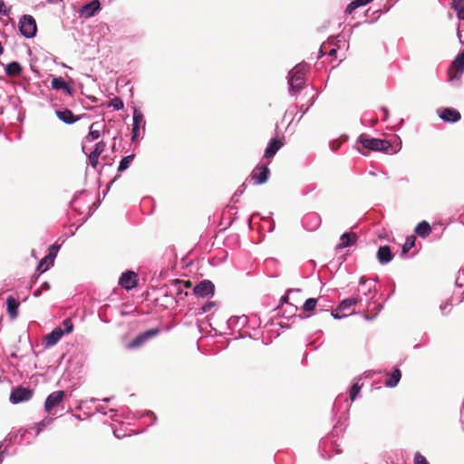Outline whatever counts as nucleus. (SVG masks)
Here are the masks:
<instances>
[{"label":"nucleus","mask_w":464,"mask_h":464,"mask_svg":"<svg viewBox=\"0 0 464 464\" xmlns=\"http://www.w3.org/2000/svg\"><path fill=\"white\" fill-rule=\"evenodd\" d=\"M101 10L100 0H92L83 5L78 11L79 16L82 18H91Z\"/></svg>","instance_id":"obj_10"},{"label":"nucleus","mask_w":464,"mask_h":464,"mask_svg":"<svg viewBox=\"0 0 464 464\" xmlns=\"http://www.w3.org/2000/svg\"><path fill=\"white\" fill-rule=\"evenodd\" d=\"M283 145L284 143L279 139H272L265 150L264 157L266 159L273 158Z\"/></svg>","instance_id":"obj_19"},{"label":"nucleus","mask_w":464,"mask_h":464,"mask_svg":"<svg viewBox=\"0 0 464 464\" xmlns=\"http://www.w3.org/2000/svg\"><path fill=\"white\" fill-rule=\"evenodd\" d=\"M42 426V423H38L29 429L20 430L19 436L18 434L14 435V440L20 444H29L31 442V439L36 437L41 432Z\"/></svg>","instance_id":"obj_6"},{"label":"nucleus","mask_w":464,"mask_h":464,"mask_svg":"<svg viewBox=\"0 0 464 464\" xmlns=\"http://www.w3.org/2000/svg\"><path fill=\"white\" fill-rule=\"evenodd\" d=\"M335 53H336V49L334 48V49L329 51L328 55L329 56H334Z\"/></svg>","instance_id":"obj_56"},{"label":"nucleus","mask_w":464,"mask_h":464,"mask_svg":"<svg viewBox=\"0 0 464 464\" xmlns=\"http://www.w3.org/2000/svg\"><path fill=\"white\" fill-rule=\"evenodd\" d=\"M457 12V16L460 20H464V7L462 5L459 6L457 9H454Z\"/></svg>","instance_id":"obj_47"},{"label":"nucleus","mask_w":464,"mask_h":464,"mask_svg":"<svg viewBox=\"0 0 464 464\" xmlns=\"http://www.w3.org/2000/svg\"><path fill=\"white\" fill-rule=\"evenodd\" d=\"M111 106H112L116 111H120L124 105L123 102L120 98L116 97L111 101Z\"/></svg>","instance_id":"obj_39"},{"label":"nucleus","mask_w":464,"mask_h":464,"mask_svg":"<svg viewBox=\"0 0 464 464\" xmlns=\"http://www.w3.org/2000/svg\"><path fill=\"white\" fill-rule=\"evenodd\" d=\"M362 389V384H360L358 382H354L350 390V399L352 401H353L357 395L359 394L360 391Z\"/></svg>","instance_id":"obj_34"},{"label":"nucleus","mask_w":464,"mask_h":464,"mask_svg":"<svg viewBox=\"0 0 464 464\" xmlns=\"http://www.w3.org/2000/svg\"><path fill=\"white\" fill-rule=\"evenodd\" d=\"M321 222V217L315 212H310L302 218V225L308 231L316 230L320 227Z\"/></svg>","instance_id":"obj_12"},{"label":"nucleus","mask_w":464,"mask_h":464,"mask_svg":"<svg viewBox=\"0 0 464 464\" xmlns=\"http://www.w3.org/2000/svg\"><path fill=\"white\" fill-rule=\"evenodd\" d=\"M65 396L63 391H56L49 394L44 402V408L47 412H51L53 408L63 401Z\"/></svg>","instance_id":"obj_16"},{"label":"nucleus","mask_w":464,"mask_h":464,"mask_svg":"<svg viewBox=\"0 0 464 464\" xmlns=\"http://www.w3.org/2000/svg\"><path fill=\"white\" fill-rule=\"evenodd\" d=\"M134 160V154L125 156L120 161L118 171L122 172L126 170Z\"/></svg>","instance_id":"obj_29"},{"label":"nucleus","mask_w":464,"mask_h":464,"mask_svg":"<svg viewBox=\"0 0 464 464\" xmlns=\"http://www.w3.org/2000/svg\"><path fill=\"white\" fill-rule=\"evenodd\" d=\"M215 285L209 280H203L194 287V294L197 296L205 297L214 295Z\"/></svg>","instance_id":"obj_15"},{"label":"nucleus","mask_w":464,"mask_h":464,"mask_svg":"<svg viewBox=\"0 0 464 464\" xmlns=\"http://www.w3.org/2000/svg\"><path fill=\"white\" fill-rule=\"evenodd\" d=\"M392 257L393 255L389 246H382L379 247L377 251V258L382 265L388 264L392 261Z\"/></svg>","instance_id":"obj_21"},{"label":"nucleus","mask_w":464,"mask_h":464,"mask_svg":"<svg viewBox=\"0 0 464 464\" xmlns=\"http://www.w3.org/2000/svg\"><path fill=\"white\" fill-rule=\"evenodd\" d=\"M105 149V143L103 141H99L95 144V148L92 152L101 155Z\"/></svg>","instance_id":"obj_42"},{"label":"nucleus","mask_w":464,"mask_h":464,"mask_svg":"<svg viewBox=\"0 0 464 464\" xmlns=\"http://www.w3.org/2000/svg\"><path fill=\"white\" fill-rule=\"evenodd\" d=\"M270 174L268 167L265 165H257L251 173V179L256 185L264 184L267 181Z\"/></svg>","instance_id":"obj_11"},{"label":"nucleus","mask_w":464,"mask_h":464,"mask_svg":"<svg viewBox=\"0 0 464 464\" xmlns=\"http://www.w3.org/2000/svg\"><path fill=\"white\" fill-rule=\"evenodd\" d=\"M63 326L64 334H70L73 330V324L70 318H66L63 321Z\"/></svg>","instance_id":"obj_37"},{"label":"nucleus","mask_w":464,"mask_h":464,"mask_svg":"<svg viewBox=\"0 0 464 464\" xmlns=\"http://www.w3.org/2000/svg\"><path fill=\"white\" fill-rule=\"evenodd\" d=\"M104 409H105V407H104V406H102V405H99V406H97V407H96L97 411L102 412V413H103L104 415H106L107 413H106V412H103Z\"/></svg>","instance_id":"obj_55"},{"label":"nucleus","mask_w":464,"mask_h":464,"mask_svg":"<svg viewBox=\"0 0 464 464\" xmlns=\"http://www.w3.org/2000/svg\"><path fill=\"white\" fill-rule=\"evenodd\" d=\"M305 65L298 64L289 72V93L295 95L304 85Z\"/></svg>","instance_id":"obj_3"},{"label":"nucleus","mask_w":464,"mask_h":464,"mask_svg":"<svg viewBox=\"0 0 464 464\" xmlns=\"http://www.w3.org/2000/svg\"><path fill=\"white\" fill-rule=\"evenodd\" d=\"M280 304H281L282 309H284V306H288L290 308L291 313H296L298 310V307L296 305L292 304L288 302L287 295L281 297Z\"/></svg>","instance_id":"obj_33"},{"label":"nucleus","mask_w":464,"mask_h":464,"mask_svg":"<svg viewBox=\"0 0 464 464\" xmlns=\"http://www.w3.org/2000/svg\"><path fill=\"white\" fill-rule=\"evenodd\" d=\"M57 118L65 124H72L82 119V116L74 115L71 110L67 108H60L55 111Z\"/></svg>","instance_id":"obj_17"},{"label":"nucleus","mask_w":464,"mask_h":464,"mask_svg":"<svg viewBox=\"0 0 464 464\" xmlns=\"http://www.w3.org/2000/svg\"><path fill=\"white\" fill-rule=\"evenodd\" d=\"M40 289H42V290H49V289H50V285H49V283L44 282V283L42 285V286H41V288H40Z\"/></svg>","instance_id":"obj_53"},{"label":"nucleus","mask_w":464,"mask_h":464,"mask_svg":"<svg viewBox=\"0 0 464 464\" xmlns=\"http://www.w3.org/2000/svg\"><path fill=\"white\" fill-rule=\"evenodd\" d=\"M299 291H300V289H291V290H289L288 292H289V293H292V292H299Z\"/></svg>","instance_id":"obj_60"},{"label":"nucleus","mask_w":464,"mask_h":464,"mask_svg":"<svg viewBox=\"0 0 464 464\" xmlns=\"http://www.w3.org/2000/svg\"><path fill=\"white\" fill-rule=\"evenodd\" d=\"M159 333H160L159 329H150V330L144 332L143 334L145 335L146 339L149 340V339L156 336Z\"/></svg>","instance_id":"obj_45"},{"label":"nucleus","mask_w":464,"mask_h":464,"mask_svg":"<svg viewBox=\"0 0 464 464\" xmlns=\"http://www.w3.org/2000/svg\"><path fill=\"white\" fill-rule=\"evenodd\" d=\"M285 312H287V313L289 314V315H288V316H291L292 314H295V313H291V312H290V308H289L288 306H285Z\"/></svg>","instance_id":"obj_57"},{"label":"nucleus","mask_w":464,"mask_h":464,"mask_svg":"<svg viewBox=\"0 0 464 464\" xmlns=\"http://www.w3.org/2000/svg\"><path fill=\"white\" fill-rule=\"evenodd\" d=\"M455 283L458 287H464V268L459 271Z\"/></svg>","instance_id":"obj_38"},{"label":"nucleus","mask_w":464,"mask_h":464,"mask_svg":"<svg viewBox=\"0 0 464 464\" xmlns=\"http://www.w3.org/2000/svg\"><path fill=\"white\" fill-rule=\"evenodd\" d=\"M357 143L362 144L367 150L383 151L389 153L392 150V144L387 140L370 138L366 134H361L357 139Z\"/></svg>","instance_id":"obj_2"},{"label":"nucleus","mask_w":464,"mask_h":464,"mask_svg":"<svg viewBox=\"0 0 464 464\" xmlns=\"http://www.w3.org/2000/svg\"><path fill=\"white\" fill-rule=\"evenodd\" d=\"M463 0H452L451 7L453 9H457L459 6L462 5Z\"/></svg>","instance_id":"obj_49"},{"label":"nucleus","mask_w":464,"mask_h":464,"mask_svg":"<svg viewBox=\"0 0 464 464\" xmlns=\"http://www.w3.org/2000/svg\"><path fill=\"white\" fill-rule=\"evenodd\" d=\"M99 126L98 122H93L91 124L89 128V133L85 137L86 141L90 142L94 140H98L101 136V132L99 129H96L95 127Z\"/></svg>","instance_id":"obj_27"},{"label":"nucleus","mask_w":464,"mask_h":464,"mask_svg":"<svg viewBox=\"0 0 464 464\" xmlns=\"http://www.w3.org/2000/svg\"><path fill=\"white\" fill-rule=\"evenodd\" d=\"M373 0H354L351 4H349L346 7L347 13H352L353 10H355L358 7L364 6Z\"/></svg>","instance_id":"obj_30"},{"label":"nucleus","mask_w":464,"mask_h":464,"mask_svg":"<svg viewBox=\"0 0 464 464\" xmlns=\"http://www.w3.org/2000/svg\"><path fill=\"white\" fill-rule=\"evenodd\" d=\"M0 14L5 16L10 15V8L6 7L3 0H0Z\"/></svg>","instance_id":"obj_43"},{"label":"nucleus","mask_w":464,"mask_h":464,"mask_svg":"<svg viewBox=\"0 0 464 464\" xmlns=\"http://www.w3.org/2000/svg\"><path fill=\"white\" fill-rule=\"evenodd\" d=\"M51 87L53 90H63L66 94L72 95V88L61 77H53L51 82Z\"/></svg>","instance_id":"obj_20"},{"label":"nucleus","mask_w":464,"mask_h":464,"mask_svg":"<svg viewBox=\"0 0 464 464\" xmlns=\"http://www.w3.org/2000/svg\"><path fill=\"white\" fill-rule=\"evenodd\" d=\"M59 248H60V246H58V245H53V246H51V248H50V252H49V255H48V256H47V257H48L49 259H53V258L56 256V255H57V252H58Z\"/></svg>","instance_id":"obj_44"},{"label":"nucleus","mask_w":464,"mask_h":464,"mask_svg":"<svg viewBox=\"0 0 464 464\" xmlns=\"http://www.w3.org/2000/svg\"><path fill=\"white\" fill-rule=\"evenodd\" d=\"M113 434L116 438L121 439L126 436L125 433H121V431H119L118 430H113Z\"/></svg>","instance_id":"obj_51"},{"label":"nucleus","mask_w":464,"mask_h":464,"mask_svg":"<svg viewBox=\"0 0 464 464\" xmlns=\"http://www.w3.org/2000/svg\"><path fill=\"white\" fill-rule=\"evenodd\" d=\"M133 123L131 140H136L140 135V128L145 130L146 121L142 112L137 108H133Z\"/></svg>","instance_id":"obj_7"},{"label":"nucleus","mask_w":464,"mask_h":464,"mask_svg":"<svg viewBox=\"0 0 464 464\" xmlns=\"http://www.w3.org/2000/svg\"><path fill=\"white\" fill-rule=\"evenodd\" d=\"M414 243H415V237L412 236L408 237L406 238L404 245L402 246V254H405L408 251H410V249H411L413 247Z\"/></svg>","instance_id":"obj_35"},{"label":"nucleus","mask_w":464,"mask_h":464,"mask_svg":"<svg viewBox=\"0 0 464 464\" xmlns=\"http://www.w3.org/2000/svg\"><path fill=\"white\" fill-rule=\"evenodd\" d=\"M464 72V52L462 51L452 62L449 71V81L459 80Z\"/></svg>","instance_id":"obj_5"},{"label":"nucleus","mask_w":464,"mask_h":464,"mask_svg":"<svg viewBox=\"0 0 464 464\" xmlns=\"http://www.w3.org/2000/svg\"><path fill=\"white\" fill-rule=\"evenodd\" d=\"M146 341H148L145 337V335L142 334L136 336L129 344L130 348H137L140 346L142 343H144Z\"/></svg>","instance_id":"obj_32"},{"label":"nucleus","mask_w":464,"mask_h":464,"mask_svg":"<svg viewBox=\"0 0 464 464\" xmlns=\"http://www.w3.org/2000/svg\"><path fill=\"white\" fill-rule=\"evenodd\" d=\"M414 231L419 237L425 238L431 233V227L427 221H421L416 226Z\"/></svg>","instance_id":"obj_26"},{"label":"nucleus","mask_w":464,"mask_h":464,"mask_svg":"<svg viewBox=\"0 0 464 464\" xmlns=\"http://www.w3.org/2000/svg\"><path fill=\"white\" fill-rule=\"evenodd\" d=\"M41 294H42V289L39 288V289H36V290L34 291L33 295L34 297H38V296L41 295Z\"/></svg>","instance_id":"obj_54"},{"label":"nucleus","mask_w":464,"mask_h":464,"mask_svg":"<svg viewBox=\"0 0 464 464\" xmlns=\"http://www.w3.org/2000/svg\"><path fill=\"white\" fill-rule=\"evenodd\" d=\"M215 306L214 302H208L201 307L202 313L209 312Z\"/></svg>","instance_id":"obj_46"},{"label":"nucleus","mask_w":464,"mask_h":464,"mask_svg":"<svg viewBox=\"0 0 464 464\" xmlns=\"http://www.w3.org/2000/svg\"><path fill=\"white\" fill-rule=\"evenodd\" d=\"M64 332L61 327L54 328L50 334L44 337V345L46 348L54 346L63 336Z\"/></svg>","instance_id":"obj_18"},{"label":"nucleus","mask_w":464,"mask_h":464,"mask_svg":"<svg viewBox=\"0 0 464 464\" xmlns=\"http://www.w3.org/2000/svg\"><path fill=\"white\" fill-rule=\"evenodd\" d=\"M110 401V398H105V399H103V401H105V402H107V401Z\"/></svg>","instance_id":"obj_63"},{"label":"nucleus","mask_w":464,"mask_h":464,"mask_svg":"<svg viewBox=\"0 0 464 464\" xmlns=\"http://www.w3.org/2000/svg\"><path fill=\"white\" fill-rule=\"evenodd\" d=\"M359 284L361 285L359 293L362 294L366 297L373 298L376 293V282L362 276L359 280Z\"/></svg>","instance_id":"obj_14"},{"label":"nucleus","mask_w":464,"mask_h":464,"mask_svg":"<svg viewBox=\"0 0 464 464\" xmlns=\"http://www.w3.org/2000/svg\"><path fill=\"white\" fill-rule=\"evenodd\" d=\"M33 396V392L29 388L19 386L14 389L10 393V401L14 404L29 401Z\"/></svg>","instance_id":"obj_8"},{"label":"nucleus","mask_w":464,"mask_h":464,"mask_svg":"<svg viewBox=\"0 0 464 464\" xmlns=\"http://www.w3.org/2000/svg\"><path fill=\"white\" fill-rule=\"evenodd\" d=\"M18 29L24 38H34L37 34V24L34 17L31 14H23L18 21Z\"/></svg>","instance_id":"obj_4"},{"label":"nucleus","mask_w":464,"mask_h":464,"mask_svg":"<svg viewBox=\"0 0 464 464\" xmlns=\"http://www.w3.org/2000/svg\"><path fill=\"white\" fill-rule=\"evenodd\" d=\"M359 152H360L361 154H362V155H366V152H364V151H362V150H359Z\"/></svg>","instance_id":"obj_61"},{"label":"nucleus","mask_w":464,"mask_h":464,"mask_svg":"<svg viewBox=\"0 0 464 464\" xmlns=\"http://www.w3.org/2000/svg\"><path fill=\"white\" fill-rule=\"evenodd\" d=\"M382 111H383V117H382V121H386L388 119V116H389V111L386 107H382Z\"/></svg>","instance_id":"obj_52"},{"label":"nucleus","mask_w":464,"mask_h":464,"mask_svg":"<svg viewBox=\"0 0 464 464\" xmlns=\"http://www.w3.org/2000/svg\"><path fill=\"white\" fill-rule=\"evenodd\" d=\"M6 304H7V312H8L9 315L13 319L15 318L18 314L19 302L15 298H14L12 295H10L7 297Z\"/></svg>","instance_id":"obj_25"},{"label":"nucleus","mask_w":464,"mask_h":464,"mask_svg":"<svg viewBox=\"0 0 464 464\" xmlns=\"http://www.w3.org/2000/svg\"><path fill=\"white\" fill-rule=\"evenodd\" d=\"M401 378V373L399 369H394L384 382V385L389 388L397 386Z\"/></svg>","instance_id":"obj_24"},{"label":"nucleus","mask_w":464,"mask_h":464,"mask_svg":"<svg viewBox=\"0 0 464 464\" xmlns=\"http://www.w3.org/2000/svg\"><path fill=\"white\" fill-rule=\"evenodd\" d=\"M5 451L0 452V464L3 462Z\"/></svg>","instance_id":"obj_58"},{"label":"nucleus","mask_w":464,"mask_h":464,"mask_svg":"<svg viewBox=\"0 0 464 464\" xmlns=\"http://www.w3.org/2000/svg\"><path fill=\"white\" fill-rule=\"evenodd\" d=\"M238 193H240V194H241V193H243V190H241V189H237V191L236 192V194H238Z\"/></svg>","instance_id":"obj_62"},{"label":"nucleus","mask_w":464,"mask_h":464,"mask_svg":"<svg viewBox=\"0 0 464 464\" xmlns=\"http://www.w3.org/2000/svg\"><path fill=\"white\" fill-rule=\"evenodd\" d=\"M99 157L100 155L94 153V152H91L90 155L88 156V160L90 161V164L95 168L97 165H98V162H99Z\"/></svg>","instance_id":"obj_41"},{"label":"nucleus","mask_w":464,"mask_h":464,"mask_svg":"<svg viewBox=\"0 0 464 464\" xmlns=\"http://www.w3.org/2000/svg\"><path fill=\"white\" fill-rule=\"evenodd\" d=\"M317 304L316 298H308L303 304L302 309L304 312H312L315 309Z\"/></svg>","instance_id":"obj_31"},{"label":"nucleus","mask_w":464,"mask_h":464,"mask_svg":"<svg viewBox=\"0 0 464 464\" xmlns=\"http://www.w3.org/2000/svg\"><path fill=\"white\" fill-rule=\"evenodd\" d=\"M452 306H453V304L451 303V300L449 299L445 303H443V304H441L440 305V310L442 314L446 315V314H448L450 313V311L451 310Z\"/></svg>","instance_id":"obj_36"},{"label":"nucleus","mask_w":464,"mask_h":464,"mask_svg":"<svg viewBox=\"0 0 464 464\" xmlns=\"http://www.w3.org/2000/svg\"><path fill=\"white\" fill-rule=\"evenodd\" d=\"M44 263L45 259H43L37 266V270L41 273H44L46 270V267H44Z\"/></svg>","instance_id":"obj_50"},{"label":"nucleus","mask_w":464,"mask_h":464,"mask_svg":"<svg viewBox=\"0 0 464 464\" xmlns=\"http://www.w3.org/2000/svg\"><path fill=\"white\" fill-rule=\"evenodd\" d=\"M338 309L337 310H334V311H332L331 313V315L334 318V319H341V318H343L346 316V314H340L338 313Z\"/></svg>","instance_id":"obj_48"},{"label":"nucleus","mask_w":464,"mask_h":464,"mask_svg":"<svg viewBox=\"0 0 464 464\" xmlns=\"http://www.w3.org/2000/svg\"><path fill=\"white\" fill-rule=\"evenodd\" d=\"M414 464H430L426 458L420 452H416L414 455Z\"/></svg>","instance_id":"obj_40"},{"label":"nucleus","mask_w":464,"mask_h":464,"mask_svg":"<svg viewBox=\"0 0 464 464\" xmlns=\"http://www.w3.org/2000/svg\"><path fill=\"white\" fill-rule=\"evenodd\" d=\"M227 327L232 331L231 334H235V333H238V335H236L235 338H243L247 333H242V330L247 327L250 324H253V328L256 325L259 324L258 320L256 318H249L248 316L243 314L239 316H231L227 322Z\"/></svg>","instance_id":"obj_1"},{"label":"nucleus","mask_w":464,"mask_h":464,"mask_svg":"<svg viewBox=\"0 0 464 464\" xmlns=\"http://www.w3.org/2000/svg\"><path fill=\"white\" fill-rule=\"evenodd\" d=\"M23 67L18 62H11L5 65V72L10 77H16L22 73Z\"/></svg>","instance_id":"obj_23"},{"label":"nucleus","mask_w":464,"mask_h":464,"mask_svg":"<svg viewBox=\"0 0 464 464\" xmlns=\"http://www.w3.org/2000/svg\"><path fill=\"white\" fill-rule=\"evenodd\" d=\"M147 414L150 415V416H152L154 418V420H156V416L154 415L153 412L149 411Z\"/></svg>","instance_id":"obj_59"},{"label":"nucleus","mask_w":464,"mask_h":464,"mask_svg":"<svg viewBox=\"0 0 464 464\" xmlns=\"http://www.w3.org/2000/svg\"><path fill=\"white\" fill-rule=\"evenodd\" d=\"M359 302H361V299L358 298V297H353V298H347V299H344L343 300L339 305H338V310L340 311H344V310H348L350 309L353 305H355L357 304Z\"/></svg>","instance_id":"obj_28"},{"label":"nucleus","mask_w":464,"mask_h":464,"mask_svg":"<svg viewBox=\"0 0 464 464\" xmlns=\"http://www.w3.org/2000/svg\"><path fill=\"white\" fill-rule=\"evenodd\" d=\"M437 112L445 122L455 123L461 119L459 111L454 108H440L438 109Z\"/></svg>","instance_id":"obj_13"},{"label":"nucleus","mask_w":464,"mask_h":464,"mask_svg":"<svg viewBox=\"0 0 464 464\" xmlns=\"http://www.w3.org/2000/svg\"><path fill=\"white\" fill-rule=\"evenodd\" d=\"M11 356H12L13 358H16V357H17L15 353H12V354H11Z\"/></svg>","instance_id":"obj_64"},{"label":"nucleus","mask_w":464,"mask_h":464,"mask_svg":"<svg viewBox=\"0 0 464 464\" xmlns=\"http://www.w3.org/2000/svg\"><path fill=\"white\" fill-rule=\"evenodd\" d=\"M119 285L127 291L134 289L138 285V275L130 270L121 274Z\"/></svg>","instance_id":"obj_9"},{"label":"nucleus","mask_w":464,"mask_h":464,"mask_svg":"<svg viewBox=\"0 0 464 464\" xmlns=\"http://www.w3.org/2000/svg\"><path fill=\"white\" fill-rule=\"evenodd\" d=\"M357 236L353 232L343 233L340 237V243L337 245V249H342L355 244Z\"/></svg>","instance_id":"obj_22"}]
</instances>
